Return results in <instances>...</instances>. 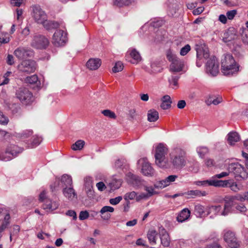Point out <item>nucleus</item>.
<instances>
[{
  "mask_svg": "<svg viewBox=\"0 0 248 248\" xmlns=\"http://www.w3.org/2000/svg\"><path fill=\"white\" fill-rule=\"evenodd\" d=\"M170 161H167L166 164L168 166L165 169L173 168L181 170L186 164V153L184 150L179 147L174 148L169 154Z\"/></svg>",
  "mask_w": 248,
  "mask_h": 248,
  "instance_id": "1",
  "label": "nucleus"
},
{
  "mask_svg": "<svg viewBox=\"0 0 248 248\" xmlns=\"http://www.w3.org/2000/svg\"><path fill=\"white\" fill-rule=\"evenodd\" d=\"M239 70V65L236 63L232 55H224L221 61V71L225 76H232Z\"/></svg>",
  "mask_w": 248,
  "mask_h": 248,
  "instance_id": "2",
  "label": "nucleus"
},
{
  "mask_svg": "<svg viewBox=\"0 0 248 248\" xmlns=\"http://www.w3.org/2000/svg\"><path fill=\"white\" fill-rule=\"evenodd\" d=\"M168 148L167 146L164 143H159L155 147V163L160 168H164L168 166L166 164L168 160L166 158V155L168 154Z\"/></svg>",
  "mask_w": 248,
  "mask_h": 248,
  "instance_id": "3",
  "label": "nucleus"
},
{
  "mask_svg": "<svg viewBox=\"0 0 248 248\" xmlns=\"http://www.w3.org/2000/svg\"><path fill=\"white\" fill-rule=\"evenodd\" d=\"M168 60L171 62L170 65V71L173 74L183 71L184 67V62L178 58L170 49L167 51Z\"/></svg>",
  "mask_w": 248,
  "mask_h": 248,
  "instance_id": "4",
  "label": "nucleus"
},
{
  "mask_svg": "<svg viewBox=\"0 0 248 248\" xmlns=\"http://www.w3.org/2000/svg\"><path fill=\"white\" fill-rule=\"evenodd\" d=\"M16 97L24 105H29L31 103L34 98L32 93L25 87L17 88L15 93Z\"/></svg>",
  "mask_w": 248,
  "mask_h": 248,
  "instance_id": "5",
  "label": "nucleus"
},
{
  "mask_svg": "<svg viewBox=\"0 0 248 248\" xmlns=\"http://www.w3.org/2000/svg\"><path fill=\"white\" fill-rule=\"evenodd\" d=\"M11 222L10 211L5 208H0V239L2 232L8 227Z\"/></svg>",
  "mask_w": 248,
  "mask_h": 248,
  "instance_id": "6",
  "label": "nucleus"
},
{
  "mask_svg": "<svg viewBox=\"0 0 248 248\" xmlns=\"http://www.w3.org/2000/svg\"><path fill=\"white\" fill-rule=\"evenodd\" d=\"M31 15L35 21L38 24L44 23L47 19V15L39 5H34L31 7Z\"/></svg>",
  "mask_w": 248,
  "mask_h": 248,
  "instance_id": "7",
  "label": "nucleus"
},
{
  "mask_svg": "<svg viewBox=\"0 0 248 248\" xmlns=\"http://www.w3.org/2000/svg\"><path fill=\"white\" fill-rule=\"evenodd\" d=\"M227 170L230 173H233L235 176H239L243 179H247L248 173L245 168L238 163L229 164Z\"/></svg>",
  "mask_w": 248,
  "mask_h": 248,
  "instance_id": "8",
  "label": "nucleus"
},
{
  "mask_svg": "<svg viewBox=\"0 0 248 248\" xmlns=\"http://www.w3.org/2000/svg\"><path fill=\"white\" fill-rule=\"evenodd\" d=\"M223 239L228 246L231 248H238L240 247V242L236 238L235 233L231 231H225Z\"/></svg>",
  "mask_w": 248,
  "mask_h": 248,
  "instance_id": "9",
  "label": "nucleus"
},
{
  "mask_svg": "<svg viewBox=\"0 0 248 248\" xmlns=\"http://www.w3.org/2000/svg\"><path fill=\"white\" fill-rule=\"evenodd\" d=\"M14 54L18 60H25L33 55V51L30 48L19 46L15 50Z\"/></svg>",
  "mask_w": 248,
  "mask_h": 248,
  "instance_id": "10",
  "label": "nucleus"
},
{
  "mask_svg": "<svg viewBox=\"0 0 248 248\" xmlns=\"http://www.w3.org/2000/svg\"><path fill=\"white\" fill-rule=\"evenodd\" d=\"M18 69L22 72L31 73H33L36 69V63L34 61L25 60L18 64Z\"/></svg>",
  "mask_w": 248,
  "mask_h": 248,
  "instance_id": "11",
  "label": "nucleus"
},
{
  "mask_svg": "<svg viewBox=\"0 0 248 248\" xmlns=\"http://www.w3.org/2000/svg\"><path fill=\"white\" fill-rule=\"evenodd\" d=\"M138 164L141 168V172L143 175L147 176L154 175V170L147 158H142L139 159Z\"/></svg>",
  "mask_w": 248,
  "mask_h": 248,
  "instance_id": "12",
  "label": "nucleus"
},
{
  "mask_svg": "<svg viewBox=\"0 0 248 248\" xmlns=\"http://www.w3.org/2000/svg\"><path fill=\"white\" fill-rule=\"evenodd\" d=\"M66 41V33L62 30H57L54 33L52 43L57 47L63 46Z\"/></svg>",
  "mask_w": 248,
  "mask_h": 248,
  "instance_id": "13",
  "label": "nucleus"
},
{
  "mask_svg": "<svg viewBox=\"0 0 248 248\" xmlns=\"http://www.w3.org/2000/svg\"><path fill=\"white\" fill-rule=\"evenodd\" d=\"M49 42L45 36L38 35L34 37L33 40L31 44L32 46L38 48H45L49 45Z\"/></svg>",
  "mask_w": 248,
  "mask_h": 248,
  "instance_id": "14",
  "label": "nucleus"
},
{
  "mask_svg": "<svg viewBox=\"0 0 248 248\" xmlns=\"http://www.w3.org/2000/svg\"><path fill=\"white\" fill-rule=\"evenodd\" d=\"M207 72L213 76H216L219 72L218 62L215 57L209 59L206 63Z\"/></svg>",
  "mask_w": 248,
  "mask_h": 248,
  "instance_id": "15",
  "label": "nucleus"
},
{
  "mask_svg": "<svg viewBox=\"0 0 248 248\" xmlns=\"http://www.w3.org/2000/svg\"><path fill=\"white\" fill-rule=\"evenodd\" d=\"M238 194L235 196H227L224 198L225 204L223 211L221 212L222 216H226L231 211V207L233 205L235 200L238 201Z\"/></svg>",
  "mask_w": 248,
  "mask_h": 248,
  "instance_id": "16",
  "label": "nucleus"
},
{
  "mask_svg": "<svg viewBox=\"0 0 248 248\" xmlns=\"http://www.w3.org/2000/svg\"><path fill=\"white\" fill-rule=\"evenodd\" d=\"M222 182V186H218V187H229L232 191L236 192L242 189V186L236 184V182L231 180H218Z\"/></svg>",
  "mask_w": 248,
  "mask_h": 248,
  "instance_id": "17",
  "label": "nucleus"
},
{
  "mask_svg": "<svg viewBox=\"0 0 248 248\" xmlns=\"http://www.w3.org/2000/svg\"><path fill=\"white\" fill-rule=\"evenodd\" d=\"M158 231L162 245L164 247H168L170 246V241L168 233L163 227H160Z\"/></svg>",
  "mask_w": 248,
  "mask_h": 248,
  "instance_id": "18",
  "label": "nucleus"
},
{
  "mask_svg": "<svg viewBox=\"0 0 248 248\" xmlns=\"http://www.w3.org/2000/svg\"><path fill=\"white\" fill-rule=\"evenodd\" d=\"M222 182L218 181V180L211 179L204 181H197L194 182V184L198 186H207L218 187V186H222Z\"/></svg>",
  "mask_w": 248,
  "mask_h": 248,
  "instance_id": "19",
  "label": "nucleus"
},
{
  "mask_svg": "<svg viewBox=\"0 0 248 248\" xmlns=\"http://www.w3.org/2000/svg\"><path fill=\"white\" fill-rule=\"evenodd\" d=\"M64 196L69 201H73L77 199V194L75 189L72 187H65L62 189Z\"/></svg>",
  "mask_w": 248,
  "mask_h": 248,
  "instance_id": "20",
  "label": "nucleus"
},
{
  "mask_svg": "<svg viewBox=\"0 0 248 248\" xmlns=\"http://www.w3.org/2000/svg\"><path fill=\"white\" fill-rule=\"evenodd\" d=\"M127 181L134 186L140 187L143 185V181L140 177L131 173H128L127 175Z\"/></svg>",
  "mask_w": 248,
  "mask_h": 248,
  "instance_id": "21",
  "label": "nucleus"
},
{
  "mask_svg": "<svg viewBox=\"0 0 248 248\" xmlns=\"http://www.w3.org/2000/svg\"><path fill=\"white\" fill-rule=\"evenodd\" d=\"M101 64V60L98 58H91L86 63L87 67L91 70L97 69Z\"/></svg>",
  "mask_w": 248,
  "mask_h": 248,
  "instance_id": "22",
  "label": "nucleus"
},
{
  "mask_svg": "<svg viewBox=\"0 0 248 248\" xmlns=\"http://www.w3.org/2000/svg\"><path fill=\"white\" fill-rule=\"evenodd\" d=\"M23 150L22 148L16 145H11L6 149L5 154L11 155L13 158L16 156L18 154L21 153Z\"/></svg>",
  "mask_w": 248,
  "mask_h": 248,
  "instance_id": "23",
  "label": "nucleus"
},
{
  "mask_svg": "<svg viewBox=\"0 0 248 248\" xmlns=\"http://www.w3.org/2000/svg\"><path fill=\"white\" fill-rule=\"evenodd\" d=\"M58 207V204L56 202H52L49 199H46L42 206L43 208L46 211H53Z\"/></svg>",
  "mask_w": 248,
  "mask_h": 248,
  "instance_id": "24",
  "label": "nucleus"
},
{
  "mask_svg": "<svg viewBox=\"0 0 248 248\" xmlns=\"http://www.w3.org/2000/svg\"><path fill=\"white\" fill-rule=\"evenodd\" d=\"M206 194L207 193L205 191L199 190H191L185 193V195L187 196V198H195L197 197L205 196Z\"/></svg>",
  "mask_w": 248,
  "mask_h": 248,
  "instance_id": "25",
  "label": "nucleus"
},
{
  "mask_svg": "<svg viewBox=\"0 0 248 248\" xmlns=\"http://www.w3.org/2000/svg\"><path fill=\"white\" fill-rule=\"evenodd\" d=\"M190 211L187 208L183 209L178 214L177 220L179 222H183L187 220L190 217Z\"/></svg>",
  "mask_w": 248,
  "mask_h": 248,
  "instance_id": "26",
  "label": "nucleus"
},
{
  "mask_svg": "<svg viewBox=\"0 0 248 248\" xmlns=\"http://www.w3.org/2000/svg\"><path fill=\"white\" fill-rule=\"evenodd\" d=\"M186 167L188 171L193 173H197L199 170V163L196 160L189 161Z\"/></svg>",
  "mask_w": 248,
  "mask_h": 248,
  "instance_id": "27",
  "label": "nucleus"
},
{
  "mask_svg": "<svg viewBox=\"0 0 248 248\" xmlns=\"http://www.w3.org/2000/svg\"><path fill=\"white\" fill-rule=\"evenodd\" d=\"M228 142L231 145H234L240 140V136L236 132H232L228 134Z\"/></svg>",
  "mask_w": 248,
  "mask_h": 248,
  "instance_id": "28",
  "label": "nucleus"
},
{
  "mask_svg": "<svg viewBox=\"0 0 248 248\" xmlns=\"http://www.w3.org/2000/svg\"><path fill=\"white\" fill-rule=\"evenodd\" d=\"M207 213L206 216L210 214L213 213L215 215H218L220 214L221 215V212L223 211H221L222 207L220 205H215V206H207L206 207Z\"/></svg>",
  "mask_w": 248,
  "mask_h": 248,
  "instance_id": "29",
  "label": "nucleus"
},
{
  "mask_svg": "<svg viewBox=\"0 0 248 248\" xmlns=\"http://www.w3.org/2000/svg\"><path fill=\"white\" fill-rule=\"evenodd\" d=\"M209 55V51L207 48L202 47L197 50V56L199 59H202V58L207 59Z\"/></svg>",
  "mask_w": 248,
  "mask_h": 248,
  "instance_id": "30",
  "label": "nucleus"
},
{
  "mask_svg": "<svg viewBox=\"0 0 248 248\" xmlns=\"http://www.w3.org/2000/svg\"><path fill=\"white\" fill-rule=\"evenodd\" d=\"M148 120L150 122H155L159 118V114L157 111L155 109H150L147 113Z\"/></svg>",
  "mask_w": 248,
  "mask_h": 248,
  "instance_id": "31",
  "label": "nucleus"
},
{
  "mask_svg": "<svg viewBox=\"0 0 248 248\" xmlns=\"http://www.w3.org/2000/svg\"><path fill=\"white\" fill-rule=\"evenodd\" d=\"M222 101V98L220 96L215 97L214 96H210L206 100V103L208 106L211 104L217 105Z\"/></svg>",
  "mask_w": 248,
  "mask_h": 248,
  "instance_id": "32",
  "label": "nucleus"
},
{
  "mask_svg": "<svg viewBox=\"0 0 248 248\" xmlns=\"http://www.w3.org/2000/svg\"><path fill=\"white\" fill-rule=\"evenodd\" d=\"M130 55L131 57L132 58V60L131 61V62L133 64L138 63L141 60V57L140 55V54L135 49H133L131 50Z\"/></svg>",
  "mask_w": 248,
  "mask_h": 248,
  "instance_id": "33",
  "label": "nucleus"
},
{
  "mask_svg": "<svg viewBox=\"0 0 248 248\" xmlns=\"http://www.w3.org/2000/svg\"><path fill=\"white\" fill-rule=\"evenodd\" d=\"M122 181L121 179H113L110 183H109L108 186L109 188V191H114L118 189L121 186Z\"/></svg>",
  "mask_w": 248,
  "mask_h": 248,
  "instance_id": "34",
  "label": "nucleus"
},
{
  "mask_svg": "<svg viewBox=\"0 0 248 248\" xmlns=\"http://www.w3.org/2000/svg\"><path fill=\"white\" fill-rule=\"evenodd\" d=\"M44 28L47 30H50L52 29H55L59 27V24L55 21H49L47 19L46 21H44V23H42Z\"/></svg>",
  "mask_w": 248,
  "mask_h": 248,
  "instance_id": "35",
  "label": "nucleus"
},
{
  "mask_svg": "<svg viewBox=\"0 0 248 248\" xmlns=\"http://www.w3.org/2000/svg\"><path fill=\"white\" fill-rule=\"evenodd\" d=\"M61 182L65 186V187H72L73 181L72 177L70 175L67 174H63L61 178Z\"/></svg>",
  "mask_w": 248,
  "mask_h": 248,
  "instance_id": "36",
  "label": "nucleus"
},
{
  "mask_svg": "<svg viewBox=\"0 0 248 248\" xmlns=\"http://www.w3.org/2000/svg\"><path fill=\"white\" fill-rule=\"evenodd\" d=\"M195 211L200 217L206 215L207 213L206 207L204 208L201 204H197L195 206Z\"/></svg>",
  "mask_w": 248,
  "mask_h": 248,
  "instance_id": "37",
  "label": "nucleus"
},
{
  "mask_svg": "<svg viewBox=\"0 0 248 248\" xmlns=\"http://www.w3.org/2000/svg\"><path fill=\"white\" fill-rule=\"evenodd\" d=\"M85 144L84 140H78L72 145L71 148L74 151L81 150L84 147Z\"/></svg>",
  "mask_w": 248,
  "mask_h": 248,
  "instance_id": "38",
  "label": "nucleus"
},
{
  "mask_svg": "<svg viewBox=\"0 0 248 248\" xmlns=\"http://www.w3.org/2000/svg\"><path fill=\"white\" fill-rule=\"evenodd\" d=\"M156 235L157 232L155 230H150L148 232L147 237L150 243L152 244H156Z\"/></svg>",
  "mask_w": 248,
  "mask_h": 248,
  "instance_id": "39",
  "label": "nucleus"
},
{
  "mask_svg": "<svg viewBox=\"0 0 248 248\" xmlns=\"http://www.w3.org/2000/svg\"><path fill=\"white\" fill-rule=\"evenodd\" d=\"M133 2L134 0H114L113 3L117 6L122 7L124 5H129Z\"/></svg>",
  "mask_w": 248,
  "mask_h": 248,
  "instance_id": "40",
  "label": "nucleus"
},
{
  "mask_svg": "<svg viewBox=\"0 0 248 248\" xmlns=\"http://www.w3.org/2000/svg\"><path fill=\"white\" fill-rule=\"evenodd\" d=\"M179 78L180 75H175V74H173V75H172L171 78L169 79V81L170 85L173 86V87H172L173 88H174V87H177L178 80Z\"/></svg>",
  "mask_w": 248,
  "mask_h": 248,
  "instance_id": "41",
  "label": "nucleus"
},
{
  "mask_svg": "<svg viewBox=\"0 0 248 248\" xmlns=\"http://www.w3.org/2000/svg\"><path fill=\"white\" fill-rule=\"evenodd\" d=\"M38 78L36 75H33L30 77H27L25 79V81L26 83L31 84H36L37 86L38 85Z\"/></svg>",
  "mask_w": 248,
  "mask_h": 248,
  "instance_id": "42",
  "label": "nucleus"
},
{
  "mask_svg": "<svg viewBox=\"0 0 248 248\" xmlns=\"http://www.w3.org/2000/svg\"><path fill=\"white\" fill-rule=\"evenodd\" d=\"M10 40L7 32H2L0 33V43L1 44L8 43Z\"/></svg>",
  "mask_w": 248,
  "mask_h": 248,
  "instance_id": "43",
  "label": "nucleus"
},
{
  "mask_svg": "<svg viewBox=\"0 0 248 248\" xmlns=\"http://www.w3.org/2000/svg\"><path fill=\"white\" fill-rule=\"evenodd\" d=\"M196 150L199 156L201 158H203L208 152V148L204 146L198 147Z\"/></svg>",
  "mask_w": 248,
  "mask_h": 248,
  "instance_id": "44",
  "label": "nucleus"
},
{
  "mask_svg": "<svg viewBox=\"0 0 248 248\" xmlns=\"http://www.w3.org/2000/svg\"><path fill=\"white\" fill-rule=\"evenodd\" d=\"M124 199L128 201L129 200H134L135 198H137V193L135 191H131L126 193L124 195Z\"/></svg>",
  "mask_w": 248,
  "mask_h": 248,
  "instance_id": "45",
  "label": "nucleus"
},
{
  "mask_svg": "<svg viewBox=\"0 0 248 248\" xmlns=\"http://www.w3.org/2000/svg\"><path fill=\"white\" fill-rule=\"evenodd\" d=\"M124 65L122 62H117L115 63L114 66L112 68V71L114 73H117L123 70Z\"/></svg>",
  "mask_w": 248,
  "mask_h": 248,
  "instance_id": "46",
  "label": "nucleus"
},
{
  "mask_svg": "<svg viewBox=\"0 0 248 248\" xmlns=\"http://www.w3.org/2000/svg\"><path fill=\"white\" fill-rule=\"evenodd\" d=\"M102 113L103 114V115L106 117H107L109 118L115 119L116 117L115 113L109 109H106L103 110L102 111Z\"/></svg>",
  "mask_w": 248,
  "mask_h": 248,
  "instance_id": "47",
  "label": "nucleus"
},
{
  "mask_svg": "<svg viewBox=\"0 0 248 248\" xmlns=\"http://www.w3.org/2000/svg\"><path fill=\"white\" fill-rule=\"evenodd\" d=\"M167 186L165 179L157 181L154 184V187L157 189H162Z\"/></svg>",
  "mask_w": 248,
  "mask_h": 248,
  "instance_id": "48",
  "label": "nucleus"
},
{
  "mask_svg": "<svg viewBox=\"0 0 248 248\" xmlns=\"http://www.w3.org/2000/svg\"><path fill=\"white\" fill-rule=\"evenodd\" d=\"M32 134V131L31 130H26L23 131L21 133L18 134V137L22 140L28 138Z\"/></svg>",
  "mask_w": 248,
  "mask_h": 248,
  "instance_id": "49",
  "label": "nucleus"
},
{
  "mask_svg": "<svg viewBox=\"0 0 248 248\" xmlns=\"http://www.w3.org/2000/svg\"><path fill=\"white\" fill-rule=\"evenodd\" d=\"M13 158L11 155L6 154L5 151L1 152L0 151V160L7 161Z\"/></svg>",
  "mask_w": 248,
  "mask_h": 248,
  "instance_id": "50",
  "label": "nucleus"
},
{
  "mask_svg": "<svg viewBox=\"0 0 248 248\" xmlns=\"http://www.w3.org/2000/svg\"><path fill=\"white\" fill-rule=\"evenodd\" d=\"M177 178L178 176L176 175H171L166 177L165 179V180L167 186H169L171 183L174 182Z\"/></svg>",
  "mask_w": 248,
  "mask_h": 248,
  "instance_id": "51",
  "label": "nucleus"
},
{
  "mask_svg": "<svg viewBox=\"0 0 248 248\" xmlns=\"http://www.w3.org/2000/svg\"><path fill=\"white\" fill-rule=\"evenodd\" d=\"M41 141L42 139L41 137H39L38 136H33L32 137V140L31 141L32 147L38 145Z\"/></svg>",
  "mask_w": 248,
  "mask_h": 248,
  "instance_id": "52",
  "label": "nucleus"
},
{
  "mask_svg": "<svg viewBox=\"0 0 248 248\" xmlns=\"http://www.w3.org/2000/svg\"><path fill=\"white\" fill-rule=\"evenodd\" d=\"M123 198L122 196H118L115 198H112L109 199V203L113 205H117L122 200Z\"/></svg>",
  "mask_w": 248,
  "mask_h": 248,
  "instance_id": "53",
  "label": "nucleus"
},
{
  "mask_svg": "<svg viewBox=\"0 0 248 248\" xmlns=\"http://www.w3.org/2000/svg\"><path fill=\"white\" fill-rule=\"evenodd\" d=\"M190 50V46L189 45H186L182 47L180 50V55L182 56L186 55Z\"/></svg>",
  "mask_w": 248,
  "mask_h": 248,
  "instance_id": "54",
  "label": "nucleus"
},
{
  "mask_svg": "<svg viewBox=\"0 0 248 248\" xmlns=\"http://www.w3.org/2000/svg\"><path fill=\"white\" fill-rule=\"evenodd\" d=\"M144 190L147 192V194L148 196L151 197L156 193L154 188L152 186H144Z\"/></svg>",
  "mask_w": 248,
  "mask_h": 248,
  "instance_id": "55",
  "label": "nucleus"
},
{
  "mask_svg": "<svg viewBox=\"0 0 248 248\" xmlns=\"http://www.w3.org/2000/svg\"><path fill=\"white\" fill-rule=\"evenodd\" d=\"M9 122L8 118L0 111V124H6Z\"/></svg>",
  "mask_w": 248,
  "mask_h": 248,
  "instance_id": "56",
  "label": "nucleus"
},
{
  "mask_svg": "<svg viewBox=\"0 0 248 248\" xmlns=\"http://www.w3.org/2000/svg\"><path fill=\"white\" fill-rule=\"evenodd\" d=\"M89 217V214L88 211H82L79 213V219L81 220H83L88 218Z\"/></svg>",
  "mask_w": 248,
  "mask_h": 248,
  "instance_id": "57",
  "label": "nucleus"
},
{
  "mask_svg": "<svg viewBox=\"0 0 248 248\" xmlns=\"http://www.w3.org/2000/svg\"><path fill=\"white\" fill-rule=\"evenodd\" d=\"M238 201L242 202L247 201L248 202V191L243 194H238Z\"/></svg>",
  "mask_w": 248,
  "mask_h": 248,
  "instance_id": "58",
  "label": "nucleus"
},
{
  "mask_svg": "<svg viewBox=\"0 0 248 248\" xmlns=\"http://www.w3.org/2000/svg\"><path fill=\"white\" fill-rule=\"evenodd\" d=\"M114 211V208L109 206H105L102 208L100 210V213L102 214L105 213L106 212H113Z\"/></svg>",
  "mask_w": 248,
  "mask_h": 248,
  "instance_id": "59",
  "label": "nucleus"
},
{
  "mask_svg": "<svg viewBox=\"0 0 248 248\" xmlns=\"http://www.w3.org/2000/svg\"><path fill=\"white\" fill-rule=\"evenodd\" d=\"M20 230V228L19 226L17 225H14L13 226V228L10 232L11 234H13V235H17L18 232H19Z\"/></svg>",
  "mask_w": 248,
  "mask_h": 248,
  "instance_id": "60",
  "label": "nucleus"
},
{
  "mask_svg": "<svg viewBox=\"0 0 248 248\" xmlns=\"http://www.w3.org/2000/svg\"><path fill=\"white\" fill-rule=\"evenodd\" d=\"M9 108L12 110L13 113H16L20 109L19 106L18 104H13L9 106Z\"/></svg>",
  "mask_w": 248,
  "mask_h": 248,
  "instance_id": "61",
  "label": "nucleus"
},
{
  "mask_svg": "<svg viewBox=\"0 0 248 248\" xmlns=\"http://www.w3.org/2000/svg\"><path fill=\"white\" fill-rule=\"evenodd\" d=\"M66 215L73 217L74 220H76L77 218L76 212L74 210H69L66 213Z\"/></svg>",
  "mask_w": 248,
  "mask_h": 248,
  "instance_id": "62",
  "label": "nucleus"
},
{
  "mask_svg": "<svg viewBox=\"0 0 248 248\" xmlns=\"http://www.w3.org/2000/svg\"><path fill=\"white\" fill-rule=\"evenodd\" d=\"M237 12L235 10H231L227 12L226 15L229 19H232L236 14Z\"/></svg>",
  "mask_w": 248,
  "mask_h": 248,
  "instance_id": "63",
  "label": "nucleus"
},
{
  "mask_svg": "<svg viewBox=\"0 0 248 248\" xmlns=\"http://www.w3.org/2000/svg\"><path fill=\"white\" fill-rule=\"evenodd\" d=\"M129 115L132 119H135L137 116L138 115V114L137 112L136 109L133 108L129 110Z\"/></svg>",
  "mask_w": 248,
  "mask_h": 248,
  "instance_id": "64",
  "label": "nucleus"
}]
</instances>
